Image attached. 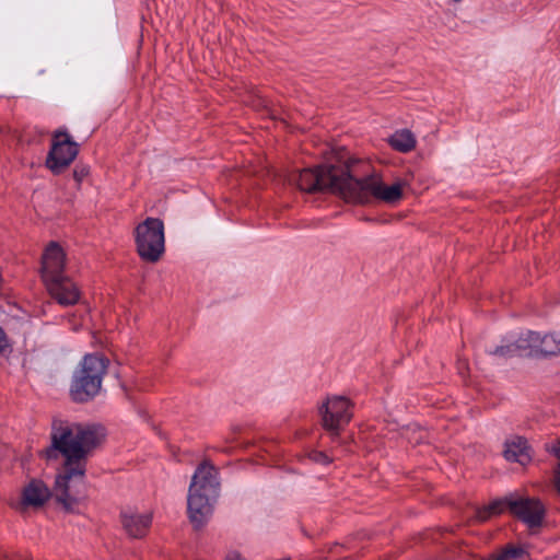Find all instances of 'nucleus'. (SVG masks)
Returning a JSON list of instances; mask_svg holds the SVG:
<instances>
[{
	"mask_svg": "<svg viewBox=\"0 0 560 560\" xmlns=\"http://www.w3.org/2000/svg\"><path fill=\"white\" fill-rule=\"evenodd\" d=\"M497 358L508 359L516 355H521V351L518 349L517 339L515 340H503L502 345L495 347V349L491 352Z\"/></svg>",
	"mask_w": 560,
	"mask_h": 560,
	"instance_id": "19",
	"label": "nucleus"
},
{
	"mask_svg": "<svg viewBox=\"0 0 560 560\" xmlns=\"http://www.w3.org/2000/svg\"><path fill=\"white\" fill-rule=\"evenodd\" d=\"M151 513H139L131 510L121 513L122 527L132 538H140L144 536L151 525Z\"/></svg>",
	"mask_w": 560,
	"mask_h": 560,
	"instance_id": "12",
	"label": "nucleus"
},
{
	"mask_svg": "<svg viewBox=\"0 0 560 560\" xmlns=\"http://www.w3.org/2000/svg\"><path fill=\"white\" fill-rule=\"evenodd\" d=\"M8 347V340L3 332V330L0 328V352L3 351Z\"/></svg>",
	"mask_w": 560,
	"mask_h": 560,
	"instance_id": "25",
	"label": "nucleus"
},
{
	"mask_svg": "<svg viewBox=\"0 0 560 560\" xmlns=\"http://www.w3.org/2000/svg\"><path fill=\"white\" fill-rule=\"evenodd\" d=\"M540 342V334L527 331L517 338L518 349L521 355H538V348Z\"/></svg>",
	"mask_w": 560,
	"mask_h": 560,
	"instance_id": "16",
	"label": "nucleus"
},
{
	"mask_svg": "<svg viewBox=\"0 0 560 560\" xmlns=\"http://www.w3.org/2000/svg\"><path fill=\"white\" fill-rule=\"evenodd\" d=\"M489 560H528V553L524 547L509 546Z\"/></svg>",
	"mask_w": 560,
	"mask_h": 560,
	"instance_id": "20",
	"label": "nucleus"
},
{
	"mask_svg": "<svg viewBox=\"0 0 560 560\" xmlns=\"http://www.w3.org/2000/svg\"><path fill=\"white\" fill-rule=\"evenodd\" d=\"M504 456L510 462H516L525 465L530 460L529 448L526 440L523 438H514L506 442Z\"/></svg>",
	"mask_w": 560,
	"mask_h": 560,
	"instance_id": "14",
	"label": "nucleus"
},
{
	"mask_svg": "<svg viewBox=\"0 0 560 560\" xmlns=\"http://www.w3.org/2000/svg\"><path fill=\"white\" fill-rule=\"evenodd\" d=\"M89 174V168L85 166L77 167L73 172V177L78 183H81Z\"/></svg>",
	"mask_w": 560,
	"mask_h": 560,
	"instance_id": "22",
	"label": "nucleus"
},
{
	"mask_svg": "<svg viewBox=\"0 0 560 560\" xmlns=\"http://www.w3.org/2000/svg\"><path fill=\"white\" fill-rule=\"evenodd\" d=\"M224 560H244L241 553L236 550H230Z\"/></svg>",
	"mask_w": 560,
	"mask_h": 560,
	"instance_id": "24",
	"label": "nucleus"
},
{
	"mask_svg": "<svg viewBox=\"0 0 560 560\" xmlns=\"http://www.w3.org/2000/svg\"><path fill=\"white\" fill-rule=\"evenodd\" d=\"M78 144L65 131L54 135L51 148L46 160L47 167L55 174L60 173L75 159Z\"/></svg>",
	"mask_w": 560,
	"mask_h": 560,
	"instance_id": "8",
	"label": "nucleus"
},
{
	"mask_svg": "<svg viewBox=\"0 0 560 560\" xmlns=\"http://www.w3.org/2000/svg\"><path fill=\"white\" fill-rule=\"evenodd\" d=\"M454 2H460L462 0H453Z\"/></svg>",
	"mask_w": 560,
	"mask_h": 560,
	"instance_id": "26",
	"label": "nucleus"
},
{
	"mask_svg": "<svg viewBox=\"0 0 560 560\" xmlns=\"http://www.w3.org/2000/svg\"><path fill=\"white\" fill-rule=\"evenodd\" d=\"M219 491L218 470L209 462H203L192 475L187 495L188 516L196 528L212 515Z\"/></svg>",
	"mask_w": 560,
	"mask_h": 560,
	"instance_id": "2",
	"label": "nucleus"
},
{
	"mask_svg": "<svg viewBox=\"0 0 560 560\" xmlns=\"http://www.w3.org/2000/svg\"><path fill=\"white\" fill-rule=\"evenodd\" d=\"M137 250L144 260L155 262L164 253V225L155 218H148L136 229Z\"/></svg>",
	"mask_w": 560,
	"mask_h": 560,
	"instance_id": "6",
	"label": "nucleus"
},
{
	"mask_svg": "<svg viewBox=\"0 0 560 560\" xmlns=\"http://www.w3.org/2000/svg\"><path fill=\"white\" fill-rule=\"evenodd\" d=\"M108 361L102 355L88 354L75 370L71 384V396L75 401L95 397L102 387Z\"/></svg>",
	"mask_w": 560,
	"mask_h": 560,
	"instance_id": "4",
	"label": "nucleus"
},
{
	"mask_svg": "<svg viewBox=\"0 0 560 560\" xmlns=\"http://www.w3.org/2000/svg\"><path fill=\"white\" fill-rule=\"evenodd\" d=\"M539 354L556 355L560 353V332L549 335H540V342L538 348Z\"/></svg>",
	"mask_w": 560,
	"mask_h": 560,
	"instance_id": "18",
	"label": "nucleus"
},
{
	"mask_svg": "<svg viewBox=\"0 0 560 560\" xmlns=\"http://www.w3.org/2000/svg\"><path fill=\"white\" fill-rule=\"evenodd\" d=\"M104 433L94 425L71 424L54 427L51 445L44 451L47 458H55L58 453L65 457L62 472L56 478V497L67 509L77 501L72 495L73 485L81 482L85 472L88 455L102 441Z\"/></svg>",
	"mask_w": 560,
	"mask_h": 560,
	"instance_id": "1",
	"label": "nucleus"
},
{
	"mask_svg": "<svg viewBox=\"0 0 560 560\" xmlns=\"http://www.w3.org/2000/svg\"><path fill=\"white\" fill-rule=\"evenodd\" d=\"M506 509V498L503 500H495L489 505L477 508L475 510V518L478 522H486L490 517L502 513Z\"/></svg>",
	"mask_w": 560,
	"mask_h": 560,
	"instance_id": "17",
	"label": "nucleus"
},
{
	"mask_svg": "<svg viewBox=\"0 0 560 560\" xmlns=\"http://www.w3.org/2000/svg\"><path fill=\"white\" fill-rule=\"evenodd\" d=\"M311 458L314 462L322 463V464H327L329 462L328 456L320 452H313L311 454Z\"/></svg>",
	"mask_w": 560,
	"mask_h": 560,
	"instance_id": "23",
	"label": "nucleus"
},
{
	"mask_svg": "<svg viewBox=\"0 0 560 560\" xmlns=\"http://www.w3.org/2000/svg\"><path fill=\"white\" fill-rule=\"evenodd\" d=\"M407 187L408 182L402 178L387 182L378 173H373L362 179H357L348 170L345 199L358 203H369L375 200L395 206L402 200Z\"/></svg>",
	"mask_w": 560,
	"mask_h": 560,
	"instance_id": "3",
	"label": "nucleus"
},
{
	"mask_svg": "<svg viewBox=\"0 0 560 560\" xmlns=\"http://www.w3.org/2000/svg\"><path fill=\"white\" fill-rule=\"evenodd\" d=\"M350 408V401L346 397H328L319 407L323 427L329 432L337 434L350 421L352 417Z\"/></svg>",
	"mask_w": 560,
	"mask_h": 560,
	"instance_id": "7",
	"label": "nucleus"
},
{
	"mask_svg": "<svg viewBox=\"0 0 560 560\" xmlns=\"http://www.w3.org/2000/svg\"><path fill=\"white\" fill-rule=\"evenodd\" d=\"M551 453L559 459L558 468L556 470L555 486L557 491L560 493V441L552 446Z\"/></svg>",
	"mask_w": 560,
	"mask_h": 560,
	"instance_id": "21",
	"label": "nucleus"
},
{
	"mask_svg": "<svg viewBox=\"0 0 560 560\" xmlns=\"http://www.w3.org/2000/svg\"><path fill=\"white\" fill-rule=\"evenodd\" d=\"M66 255L59 244L51 242L47 245L42 260V278L45 283L63 276Z\"/></svg>",
	"mask_w": 560,
	"mask_h": 560,
	"instance_id": "10",
	"label": "nucleus"
},
{
	"mask_svg": "<svg viewBox=\"0 0 560 560\" xmlns=\"http://www.w3.org/2000/svg\"><path fill=\"white\" fill-rule=\"evenodd\" d=\"M506 509L529 528L540 526L545 515V509L540 501L521 495L508 497Z\"/></svg>",
	"mask_w": 560,
	"mask_h": 560,
	"instance_id": "9",
	"label": "nucleus"
},
{
	"mask_svg": "<svg viewBox=\"0 0 560 560\" xmlns=\"http://www.w3.org/2000/svg\"><path fill=\"white\" fill-rule=\"evenodd\" d=\"M348 167L330 165L325 168H306L290 177V183L301 190L312 192L328 189L345 199Z\"/></svg>",
	"mask_w": 560,
	"mask_h": 560,
	"instance_id": "5",
	"label": "nucleus"
},
{
	"mask_svg": "<svg viewBox=\"0 0 560 560\" xmlns=\"http://www.w3.org/2000/svg\"><path fill=\"white\" fill-rule=\"evenodd\" d=\"M50 497L48 487L40 480H32L23 490L21 505L23 508L42 506Z\"/></svg>",
	"mask_w": 560,
	"mask_h": 560,
	"instance_id": "13",
	"label": "nucleus"
},
{
	"mask_svg": "<svg viewBox=\"0 0 560 560\" xmlns=\"http://www.w3.org/2000/svg\"><path fill=\"white\" fill-rule=\"evenodd\" d=\"M389 144L399 152H409L416 147V138L408 129H401L390 136Z\"/></svg>",
	"mask_w": 560,
	"mask_h": 560,
	"instance_id": "15",
	"label": "nucleus"
},
{
	"mask_svg": "<svg viewBox=\"0 0 560 560\" xmlns=\"http://www.w3.org/2000/svg\"><path fill=\"white\" fill-rule=\"evenodd\" d=\"M50 295L61 305L75 304L80 299V292L74 282L67 277L46 283Z\"/></svg>",
	"mask_w": 560,
	"mask_h": 560,
	"instance_id": "11",
	"label": "nucleus"
}]
</instances>
